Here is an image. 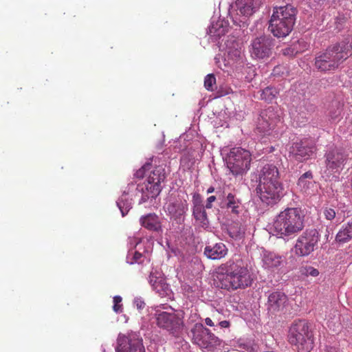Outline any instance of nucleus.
Listing matches in <instances>:
<instances>
[{"instance_id":"nucleus-41","label":"nucleus","mask_w":352,"mask_h":352,"mask_svg":"<svg viewBox=\"0 0 352 352\" xmlns=\"http://www.w3.org/2000/svg\"><path fill=\"white\" fill-rule=\"evenodd\" d=\"M143 256V255L135 251L133 254V257L131 258V261H128V262L130 263V264H133V263H140L142 262V257Z\"/></svg>"},{"instance_id":"nucleus-1","label":"nucleus","mask_w":352,"mask_h":352,"mask_svg":"<svg viewBox=\"0 0 352 352\" xmlns=\"http://www.w3.org/2000/svg\"><path fill=\"white\" fill-rule=\"evenodd\" d=\"M217 287L226 290L243 289L251 285V278L241 260L229 259L217 268Z\"/></svg>"},{"instance_id":"nucleus-47","label":"nucleus","mask_w":352,"mask_h":352,"mask_svg":"<svg viewBox=\"0 0 352 352\" xmlns=\"http://www.w3.org/2000/svg\"><path fill=\"white\" fill-rule=\"evenodd\" d=\"M205 323L206 325L209 327H214V322L213 321L212 318H205Z\"/></svg>"},{"instance_id":"nucleus-46","label":"nucleus","mask_w":352,"mask_h":352,"mask_svg":"<svg viewBox=\"0 0 352 352\" xmlns=\"http://www.w3.org/2000/svg\"><path fill=\"white\" fill-rule=\"evenodd\" d=\"M219 325L221 328H229L230 326V322L228 320H223L222 319L219 321Z\"/></svg>"},{"instance_id":"nucleus-25","label":"nucleus","mask_w":352,"mask_h":352,"mask_svg":"<svg viewBox=\"0 0 352 352\" xmlns=\"http://www.w3.org/2000/svg\"><path fill=\"white\" fill-rule=\"evenodd\" d=\"M263 263L267 268H276L282 264L283 258L273 252L265 253L263 257Z\"/></svg>"},{"instance_id":"nucleus-2","label":"nucleus","mask_w":352,"mask_h":352,"mask_svg":"<svg viewBox=\"0 0 352 352\" xmlns=\"http://www.w3.org/2000/svg\"><path fill=\"white\" fill-rule=\"evenodd\" d=\"M283 191L278 168L273 164L265 165L259 172L256 188L261 201L267 205L274 204L283 197Z\"/></svg>"},{"instance_id":"nucleus-39","label":"nucleus","mask_w":352,"mask_h":352,"mask_svg":"<svg viewBox=\"0 0 352 352\" xmlns=\"http://www.w3.org/2000/svg\"><path fill=\"white\" fill-rule=\"evenodd\" d=\"M192 204H193V208H198V207H204L202 204V199L199 194L195 193L192 196Z\"/></svg>"},{"instance_id":"nucleus-3","label":"nucleus","mask_w":352,"mask_h":352,"mask_svg":"<svg viewBox=\"0 0 352 352\" xmlns=\"http://www.w3.org/2000/svg\"><path fill=\"white\" fill-rule=\"evenodd\" d=\"M352 55V43L349 39L329 46L315 58V66L321 72L336 70Z\"/></svg>"},{"instance_id":"nucleus-31","label":"nucleus","mask_w":352,"mask_h":352,"mask_svg":"<svg viewBox=\"0 0 352 352\" xmlns=\"http://www.w3.org/2000/svg\"><path fill=\"white\" fill-rule=\"evenodd\" d=\"M243 6L240 8V12L243 15H251L257 8L259 0H241Z\"/></svg>"},{"instance_id":"nucleus-34","label":"nucleus","mask_w":352,"mask_h":352,"mask_svg":"<svg viewBox=\"0 0 352 352\" xmlns=\"http://www.w3.org/2000/svg\"><path fill=\"white\" fill-rule=\"evenodd\" d=\"M230 237L234 239H240L244 233L243 228L238 223H233L228 228Z\"/></svg>"},{"instance_id":"nucleus-29","label":"nucleus","mask_w":352,"mask_h":352,"mask_svg":"<svg viewBox=\"0 0 352 352\" xmlns=\"http://www.w3.org/2000/svg\"><path fill=\"white\" fill-rule=\"evenodd\" d=\"M226 201V207L232 213L238 214L241 210V201L234 195L229 193L227 195Z\"/></svg>"},{"instance_id":"nucleus-37","label":"nucleus","mask_w":352,"mask_h":352,"mask_svg":"<svg viewBox=\"0 0 352 352\" xmlns=\"http://www.w3.org/2000/svg\"><path fill=\"white\" fill-rule=\"evenodd\" d=\"M122 298L120 296H116L113 297V309L116 313H121L122 312Z\"/></svg>"},{"instance_id":"nucleus-12","label":"nucleus","mask_w":352,"mask_h":352,"mask_svg":"<svg viewBox=\"0 0 352 352\" xmlns=\"http://www.w3.org/2000/svg\"><path fill=\"white\" fill-rule=\"evenodd\" d=\"M116 352H145L143 341L136 333L120 334L117 339Z\"/></svg>"},{"instance_id":"nucleus-44","label":"nucleus","mask_w":352,"mask_h":352,"mask_svg":"<svg viewBox=\"0 0 352 352\" xmlns=\"http://www.w3.org/2000/svg\"><path fill=\"white\" fill-rule=\"evenodd\" d=\"M134 304L135 305L138 309L141 310L145 307V303L141 299L137 298L134 300Z\"/></svg>"},{"instance_id":"nucleus-50","label":"nucleus","mask_w":352,"mask_h":352,"mask_svg":"<svg viewBox=\"0 0 352 352\" xmlns=\"http://www.w3.org/2000/svg\"><path fill=\"white\" fill-rule=\"evenodd\" d=\"M327 352H338V351L334 348H330Z\"/></svg>"},{"instance_id":"nucleus-48","label":"nucleus","mask_w":352,"mask_h":352,"mask_svg":"<svg viewBox=\"0 0 352 352\" xmlns=\"http://www.w3.org/2000/svg\"><path fill=\"white\" fill-rule=\"evenodd\" d=\"M281 69H283V67L281 66H277L276 67H274V69H273V75L274 76H276V75H279L280 74V72H281Z\"/></svg>"},{"instance_id":"nucleus-35","label":"nucleus","mask_w":352,"mask_h":352,"mask_svg":"<svg viewBox=\"0 0 352 352\" xmlns=\"http://www.w3.org/2000/svg\"><path fill=\"white\" fill-rule=\"evenodd\" d=\"M204 87L208 91H212L216 88V78L214 74H208L204 79Z\"/></svg>"},{"instance_id":"nucleus-30","label":"nucleus","mask_w":352,"mask_h":352,"mask_svg":"<svg viewBox=\"0 0 352 352\" xmlns=\"http://www.w3.org/2000/svg\"><path fill=\"white\" fill-rule=\"evenodd\" d=\"M165 179L164 169L161 167H156L152 170L147 178V182L156 185H161Z\"/></svg>"},{"instance_id":"nucleus-22","label":"nucleus","mask_w":352,"mask_h":352,"mask_svg":"<svg viewBox=\"0 0 352 352\" xmlns=\"http://www.w3.org/2000/svg\"><path fill=\"white\" fill-rule=\"evenodd\" d=\"M343 104L333 101L329 105L327 116L332 122H338L342 118Z\"/></svg>"},{"instance_id":"nucleus-4","label":"nucleus","mask_w":352,"mask_h":352,"mask_svg":"<svg viewBox=\"0 0 352 352\" xmlns=\"http://www.w3.org/2000/svg\"><path fill=\"white\" fill-rule=\"evenodd\" d=\"M305 216L298 208H287L274 219L272 228L280 237H288L302 231L305 227Z\"/></svg>"},{"instance_id":"nucleus-11","label":"nucleus","mask_w":352,"mask_h":352,"mask_svg":"<svg viewBox=\"0 0 352 352\" xmlns=\"http://www.w3.org/2000/svg\"><path fill=\"white\" fill-rule=\"evenodd\" d=\"M316 151V144L309 138H303L293 142L289 148V156L297 162H302L309 159Z\"/></svg>"},{"instance_id":"nucleus-6","label":"nucleus","mask_w":352,"mask_h":352,"mask_svg":"<svg viewBox=\"0 0 352 352\" xmlns=\"http://www.w3.org/2000/svg\"><path fill=\"white\" fill-rule=\"evenodd\" d=\"M288 340L298 352H309L314 345V337L308 322L294 321L289 329Z\"/></svg>"},{"instance_id":"nucleus-26","label":"nucleus","mask_w":352,"mask_h":352,"mask_svg":"<svg viewBox=\"0 0 352 352\" xmlns=\"http://www.w3.org/2000/svg\"><path fill=\"white\" fill-rule=\"evenodd\" d=\"M352 238V220L344 225L337 233L336 240L338 243H346Z\"/></svg>"},{"instance_id":"nucleus-38","label":"nucleus","mask_w":352,"mask_h":352,"mask_svg":"<svg viewBox=\"0 0 352 352\" xmlns=\"http://www.w3.org/2000/svg\"><path fill=\"white\" fill-rule=\"evenodd\" d=\"M323 214L326 219L332 221L336 217V211L331 208H325Z\"/></svg>"},{"instance_id":"nucleus-13","label":"nucleus","mask_w":352,"mask_h":352,"mask_svg":"<svg viewBox=\"0 0 352 352\" xmlns=\"http://www.w3.org/2000/svg\"><path fill=\"white\" fill-rule=\"evenodd\" d=\"M280 121L278 111L274 107H269L261 112L258 120L257 129L265 134H270Z\"/></svg>"},{"instance_id":"nucleus-9","label":"nucleus","mask_w":352,"mask_h":352,"mask_svg":"<svg viewBox=\"0 0 352 352\" xmlns=\"http://www.w3.org/2000/svg\"><path fill=\"white\" fill-rule=\"evenodd\" d=\"M192 341L203 349H214L221 344V340L201 323H196L190 331Z\"/></svg>"},{"instance_id":"nucleus-23","label":"nucleus","mask_w":352,"mask_h":352,"mask_svg":"<svg viewBox=\"0 0 352 352\" xmlns=\"http://www.w3.org/2000/svg\"><path fill=\"white\" fill-rule=\"evenodd\" d=\"M312 179V173L311 171L306 172L298 179V186L304 192L309 193V190L316 186V183Z\"/></svg>"},{"instance_id":"nucleus-18","label":"nucleus","mask_w":352,"mask_h":352,"mask_svg":"<svg viewBox=\"0 0 352 352\" xmlns=\"http://www.w3.org/2000/svg\"><path fill=\"white\" fill-rule=\"evenodd\" d=\"M228 248L223 243L219 242L213 245H207L204 248V254L212 260L224 258L228 254Z\"/></svg>"},{"instance_id":"nucleus-21","label":"nucleus","mask_w":352,"mask_h":352,"mask_svg":"<svg viewBox=\"0 0 352 352\" xmlns=\"http://www.w3.org/2000/svg\"><path fill=\"white\" fill-rule=\"evenodd\" d=\"M226 47L228 49V56L230 58L236 60L241 57V43L234 37L227 41Z\"/></svg>"},{"instance_id":"nucleus-43","label":"nucleus","mask_w":352,"mask_h":352,"mask_svg":"<svg viewBox=\"0 0 352 352\" xmlns=\"http://www.w3.org/2000/svg\"><path fill=\"white\" fill-rule=\"evenodd\" d=\"M302 45L305 48H307V43H305V41H298L297 44H294L293 45V48H292V52H294V51H295V54H298L300 52V50H298V46L299 45Z\"/></svg>"},{"instance_id":"nucleus-42","label":"nucleus","mask_w":352,"mask_h":352,"mask_svg":"<svg viewBox=\"0 0 352 352\" xmlns=\"http://www.w3.org/2000/svg\"><path fill=\"white\" fill-rule=\"evenodd\" d=\"M212 318L213 321L217 323H219V321L222 319V314L217 310L214 311L212 314Z\"/></svg>"},{"instance_id":"nucleus-17","label":"nucleus","mask_w":352,"mask_h":352,"mask_svg":"<svg viewBox=\"0 0 352 352\" xmlns=\"http://www.w3.org/2000/svg\"><path fill=\"white\" fill-rule=\"evenodd\" d=\"M287 302V296L281 292H274L270 294L267 300V309L274 314L282 311Z\"/></svg>"},{"instance_id":"nucleus-33","label":"nucleus","mask_w":352,"mask_h":352,"mask_svg":"<svg viewBox=\"0 0 352 352\" xmlns=\"http://www.w3.org/2000/svg\"><path fill=\"white\" fill-rule=\"evenodd\" d=\"M117 206L120 210L122 215L125 216L131 208V201L129 200L126 195H122L117 201Z\"/></svg>"},{"instance_id":"nucleus-45","label":"nucleus","mask_w":352,"mask_h":352,"mask_svg":"<svg viewBox=\"0 0 352 352\" xmlns=\"http://www.w3.org/2000/svg\"><path fill=\"white\" fill-rule=\"evenodd\" d=\"M216 200V197L214 195L210 196L208 197L206 204V208H211L212 206V203Z\"/></svg>"},{"instance_id":"nucleus-15","label":"nucleus","mask_w":352,"mask_h":352,"mask_svg":"<svg viewBox=\"0 0 352 352\" xmlns=\"http://www.w3.org/2000/svg\"><path fill=\"white\" fill-rule=\"evenodd\" d=\"M272 39L270 36L257 37L252 41L250 52L254 58H267L272 54Z\"/></svg>"},{"instance_id":"nucleus-19","label":"nucleus","mask_w":352,"mask_h":352,"mask_svg":"<svg viewBox=\"0 0 352 352\" xmlns=\"http://www.w3.org/2000/svg\"><path fill=\"white\" fill-rule=\"evenodd\" d=\"M140 222L142 226L147 230L160 232L162 231V225L159 217L155 213H149L142 216Z\"/></svg>"},{"instance_id":"nucleus-8","label":"nucleus","mask_w":352,"mask_h":352,"mask_svg":"<svg viewBox=\"0 0 352 352\" xmlns=\"http://www.w3.org/2000/svg\"><path fill=\"white\" fill-rule=\"evenodd\" d=\"M320 235L316 228H309L304 231L297 239L294 245V252L298 256H307L318 246Z\"/></svg>"},{"instance_id":"nucleus-32","label":"nucleus","mask_w":352,"mask_h":352,"mask_svg":"<svg viewBox=\"0 0 352 352\" xmlns=\"http://www.w3.org/2000/svg\"><path fill=\"white\" fill-rule=\"evenodd\" d=\"M259 92L260 98L268 102H272L278 94V90L273 87H267Z\"/></svg>"},{"instance_id":"nucleus-7","label":"nucleus","mask_w":352,"mask_h":352,"mask_svg":"<svg viewBox=\"0 0 352 352\" xmlns=\"http://www.w3.org/2000/svg\"><path fill=\"white\" fill-rule=\"evenodd\" d=\"M252 155L241 147L232 148L226 157L227 166L235 176L243 175L250 168Z\"/></svg>"},{"instance_id":"nucleus-16","label":"nucleus","mask_w":352,"mask_h":352,"mask_svg":"<svg viewBox=\"0 0 352 352\" xmlns=\"http://www.w3.org/2000/svg\"><path fill=\"white\" fill-rule=\"evenodd\" d=\"M148 281L152 288L161 297H165L169 295L170 289L166 282L165 278L157 272H151L148 276Z\"/></svg>"},{"instance_id":"nucleus-27","label":"nucleus","mask_w":352,"mask_h":352,"mask_svg":"<svg viewBox=\"0 0 352 352\" xmlns=\"http://www.w3.org/2000/svg\"><path fill=\"white\" fill-rule=\"evenodd\" d=\"M192 214L199 226L202 228H207L208 226L209 221L204 206L193 208Z\"/></svg>"},{"instance_id":"nucleus-36","label":"nucleus","mask_w":352,"mask_h":352,"mask_svg":"<svg viewBox=\"0 0 352 352\" xmlns=\"http://www.w3.org/2000/svg\"><path fill=\"white\" fill-rule=\"evenodd\" d=\"M300 272L307 276H311L316 277L319 274V271L312 266H305L301 268Z\"/></svg>"},{"instance_id":"nucleus-14","label":"nucleus","mask_w":352,"mask_h":352,"mask_svg":"<svg viewBox=\"0 0 352 352\" xmlns=\"http://www.w3.org/2000/svg\"><path fill=\"white\" fill-rule=\"evenodd\" d=\"M156 322L160 328L166 329L173 334L179 333L183 327L182 320L175 313H159L156 316Z\"/></svg>"},{"instance_id":"nucleus-20","label":"nucleus","mask_w":352,"mask_h":352,"mask_svg":"<svg viewBox=\"0 0 352 352\" xmlns=\"http://www.w3.org/2000/svg\"><path fill=\"white\" fill-rule=\"evenodd\" d=\"M167 211L175 219L182 217L187 210L186 201H176L167 206Z\"/></svg>"},{"instance_id":"nucleus-10","label":"nucleus","mask_w":352,"mask_h":352,"mask_svg":"<svg viewBox=\"0 0 352 352\" xmlns=\"http://www.w3.org/2000/svg\"><path fill=\"white\" fill-rule=\"evenodd\" d=\"M349 157V151L342 148H334L325 154L326 172L328 175L339 173Z\"/></svg>"},{"instance_id":"nucleus-24","label":"nucleus","mask_w":352,"mask_h":352,"mask_svg":"<svg viewBox=\"0 0 352 352\" xmlns=\"http://www.w3.org/2000/svg\"><path fill=\"white\" fill-rule=\"evenodd\" d=\"M141 190L143 194L142 199L143 201H146L149 198H155L160 193L162 186L147 182L144 188L142 187Z\"/></svg>"},{"instance_id":"nucleus-49","label":"nucleus","mask_w":352,"mask_h":352,"mask_svg":"<svg viewBox=\"0 0 352 352\" xmlns=\"http://www.w3.org/2000/svg\"><path fill=\"white\" fill-rule=\"evenodd\" d=\"M214 191V188L212 187V186H210L208 190H207V193L208 194H210V193H212Z\"/></svg>"},{"instance_id":"nucleus-40","label":"nucleus","mask_w":352,"mask_h":352,"mask_svg":"<svg viewBox=\"0 0 352 352\" xmlns=\"http://www.w3.org/2000/svg\"><path fill=\"white\" fill-rule=\"evenodd\" d=\"M151 166V164L150 163H147L146 164H144L141 168H140L139 170H138L135 173V177H137V178H142L144 176V174H145V172H146V170Z\"/></svg>"},{"instance_id":"nucleus-28","label":"nucleus","mask_w":352,"mask_h":352,"mask_svg":"<svg viewBox=\"0 0 352 352\" xmlns=\"http://www.w3.org/2000/svg\"><path fill=\"white\" fill-rule=\"evenodd\" d=\"M227 32V27L223 25V21H218L212 23L209 27L208 34L214 39L223 36Z\"/></svg>"},{"instance_id":"nucleus-5","label":"nucleus","mask_w":352,"mask_h":352,"mask_svg":"<svg viewBox=\"0 0 352 352\" xmlns=\"http://www.w3.org/2000/svg\"><path fill=\"white\" fill-rule=\"evenodd\" d=\"M297 11L289 4L275 7L270 20L269 30L278 38H284L293 30Z\"/></svg>"}]
</instances>
